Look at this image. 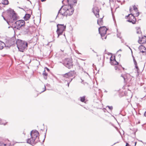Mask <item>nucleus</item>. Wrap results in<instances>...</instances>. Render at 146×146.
I'll list each match as a JSON object with an SVG mask.
<instances>
[{
    "label": "nucleus",
    "mask_w": 146,
    "mask_h": 146,
    "mask_svg": "<svg viewBox=\"0 0 146 146\" xmlns=\"http://www.w3.org/2000/svg\"><path fill=\"white\" fill-rule=\"evenodd\" d=\"M8 14V21L7 23L9 25L11 23H13L14 22L16 21L19 19L18 17L13 10L10 9L7 10Z\"/></svg>",
    "instance_id": "nucleus-1"
},
{
    "label": "nucleus",
    "mask_w": 146,
    "mask_h": 146,
    "mask_svg": "<svg viewBox=\"0 0 146 146\" xmlns=\"http://www.w3.org/2000/svg\"><path fill=\"white\" fill-rule=\"evenodd\" d=\"M30 134L31 137L27 139V143L31 145L35 144L38 142L39 139V138L37 140L36 139L39 135L38 132L36 130H33L31 131Z\"/></svg>",
    "instance_id": "nucleus-2"
},
{
    "label": "nucleus",
    "mask_w": 146,
    "mask_h": 146,
    "mask_svg": "<svg viewBox=\"0 0 146 146\" xmlns=\"http://www.w3.org/2000/svg\"><path fill=\"white\" fill-rule=\"evenodd\" d=\"M16 44L19 50L22 52H23L28 46V44L27 42L20 39H18L16 41Z\"/></svg>",
    "instance_id": "nucleus-3"
},
{
    "label": "nucleus",
    "mask_w": 146,
    "mask_h": 146,
    "mask_svg": "<svg viewBox=\"0 0 146 146\" xmlns=\"http://www.w3.org/2000/svg\"><path fill=\"white\" fill-rule=\"evenodd\" d=\"M25 22L23 20L17 21L15 23L12 24V27L20 30L22 27L25 25Z\"/></svg>",
    "instance_id": "nucleus-4"
},
{
    "label": "nucleus",
    "mask_w": 146,
    "mask_h": 146,
    "mask_svg": "<svg viewBox=\"0 0 146 146\" xmlns=\"http://www.w3.org/2000/svg\"><path fill=\"white\" fill-rule=\"evenodd\" d=\"M57 29L56 32L58 34V37L62 34L66 28V26L63 24H58L57 25Z\"/></svg>",
    "instance_id": "nucleus-5"
},
{
    "label": "nucleus",
    "mask_w": 146,
    "mask_h": 146,
    "mask_svg": "<svg viewBox=\"0 0 146 146\" xmlns=\"http://www.w3.org/2000/svg\"><path fill=\"white\" fill-rule=\"evenodd\" d=\"M65 10H66V17L68 15L70 16L72 15L74 11V9L72 7L71 5H65Z\"/></svg>",
    "instance_id": "nucleus-6"
},
{
    "label": "nucleus",
    "mask_w": 146,
    "mask_h": 146,
    "mask_svg": "<svg viewBox=\"0 0 146 146\" xmlns=\"http://www.w3.org/2000/svg\"><path fill=\"white\" fill-rule=\"evenodd\" d=\"M65 6H62L59 10L56 18L59 17L63 19L64 16L66 17V10H65Z\"/></svg>",
    "instance_id": "nucleus-7"
},
{
    "label": "nucleus",
    "mask_w": 146,
    "mask_h": 146,
    "mask_svg": "<svg viewBox=\"0 0 146 146\" xmlns=\"http://www.w3.org/2000/svg\"><path fill=\"white\" fill-rule=\"evenodd\" d=\"M72 61L70 58H66L64 61V64L66 67L70 69L72 67Z\"/></svg>",
    "instance_id": "nucleus-8"
},
{
    "label": "nucleus",
    "mask_w": 146,
    "mask_h": 146,
    "mask_svg": "<svg viewBox=\"0 0 146 146\" xmlns=\"http://www.w3.org/2000/svg\"><path fill=\"white\" fill-rule=\"evenodd\" d=\"M15 43H16V41L15 37H13L7 40L5 45L8 47H9L14 44Z\"/></svg>",
    "instance_id": "nucleus-9"
},
{
    "label": "nucleus",
    "mask_w": 146,
    "mask_h": 146,
    "mask_svg": "<svg viewBox=\"0 0 146 146\" xmlns=\"http://www.w3.org/2000/svg\"><path fill=\"white\" fill-rule=\"evenodd\" d=\"M107 30V29L105 26L100 27L99 28V33L101 35L102 37L104 36L106 34Z\"/></svg>",
    "instance_id": "nucleus-10"
},
{
    "label": "nucleus",
    "mask_w": 146,
    "mask_h": 146,
    "mask_svg": "<svg viewBox=\"0 0 146 146\" xmlns=\"http://www.w3.org/2000/svg\"><path fill=\"white\" fill-rule=\"evenodd\" d=\"M128 19L127 21L130 23H131L133 24H134L136 22V19L135 16L132 14H129L127 16H126Z\"/></svg>",
    "instance_id": "nucleus-11"
},
{
    "label": "nucleus",
    "mask_w": 146,
    "mask_h": 146,
    "mask_svg": "<svg viewBox=\"0 0 146 146\" xmlns=\"http://www.w3.org/2000/svg\"><path fill=\"white\" fill-rule=\"evenodd\" d=\"M92 11L97 18L99 17V10L98 7L96 6H94L92 9Z\"/></svg>",
    "instance_id": "nucleus-12"
},
{
    "label": "nucleus",
    "mask_w": 146,
    "mask_h": 146,
    "mask_svg": "<svg viewBox=\"0 0 146 146\" xmlns=\"http://www.w3.org/2000/svg\"><path fill=\"white\" fill-rule=\"evenodd\" d=\"M139 40L138 42L140 44H143L146 43V36H142L141 38L139 36Z\"/></svg>",
    "instance_id": "nucleus-13"
},
{
    "label": "nucleus",
    "mask_w": 146,
    "mask_h": 146,
    "mask_svg": "<svg viewBox=\"0 0 146 146\" xmlns=\"http://www.w3.org/2000/svg\"><path fill=\"white\" fill-rule=\"evenodd\" d=\"M139 48L141 52L142 53H145V54L146 55V48L144 46L141 45L139 46Z\"/></svg>",
    "instance_id": "nucleus-14"
},
{
    "label": "nucleus",
    "mask_w": 146,
    "mask_h": 146,
    "mask_svg": "<svg viewBox=\"0 0 146 146\" xmlns=\"http://www.w3.org/2000/svg\"><path fill=\"white\" fill-rule=\"evenodd\" d=\"M110 60L111 61V65H116L118 64V63L116 61L115 58L112 60L111 58H110Z\"/></svg>",
    "instance_id": "nucleus-15"
},
{
    "label": "nucleus",
    "mask_w": 146,
    "mask_h": 146,
    "mask_svg": "<svg viewBox=\"0 0 146 146\" xmlns=\"http://www.w3.org/2000/svg\"><path fill=\"white\" fill-rule=\"evenodd\" d=\"M97 23L100 26L102 25L103 24V20L102 18H100L97 20Z\"/></svg>",
    "instance_id": "nucleus-16"
},
{
    "label": "nucleus",
    "mask_w": 146,
    "mask_h": 146,
    "mask_svg": "<svg viewBox=\"0 0 146 146\" xmlns=\"http://www.w3.org/2000/svg\"><path fill=\"white\" fill-rule=\"evenodd\" d=\"M5 46H6L5 44L3 42L0 41V50L3 49Z\"/></svg>",
    "instance_id": "nucleus-17"
},
{
    "label": "nucleus",
    "mask_w": 146,
    "mask_h": 146,
    "mask_svg": "<svg viewBox=\"0 0 146 146\" xmlns=\"http://www.w3.org/2000/svg\"><path fill=\"white\" fill-rule=\"evenodd\" d=\"M31 15L29 14H26L24 17V19L25 20H28L30 18Z\"/></svg>",
    "instance_id": "nucleus-18"
},
{
    "label": "nucleus",
    "mask_w": 146,
    "mask_h": 146,
    "mask_svg": "<svg viewBox=\"0 0 146 146\" xmlns=\"http://www.w3.org/2000/svg\"><path fill=\"white\" fill-rule=\"evenodd\" d=\"M69 76L70 78L73 77L74 74L75 73L74 71H70L68 73Z\"/></svg>",
    "instance_id": "nucleus-19"
},
{
    "label": "nucleus",
    "mask_w": 146,
    "mask_h": 146,
    "mask_svg": "<svg viewBox=\"0 0 146 146\" xmlns=\"http://www.w3.org/2000/svg\"><path fill=\"white\" fill-rule=\"evenodd\" d=\"M77 0H70L69 3H68L69 4V5H71L72 4L73 5V3H77Z\"/></svg>",
    "instance_id": "nucleus-20"
},
{
    "label": "nucleus",
    "mask_w": 146,
    "mask_h": 146,
    "mask_svg": "<svg viewBox=\"0 0 146 146\" xmlns=\"http://www.w3.org/2000/svg\"><path fill=\"white\" fill-rule=\"evenodd\" d=\"M42 75L44 76V78L46 80L47 78V74L45 70L43 72Z\"/></svg>",
    "instance_id": "nucleus-21"
},
{
    "label": "nucleus",
    "mask_w": 146,
    "mask_h": 146,
    "mask_svg": "<svg viewBox=\"0 0 146 146\" xmlns=\"http://www.w3.org/2000/svg\"><path fill=\"white\" fill-rule=\"evenodd\" d=\"M1 3L3 5H7L9 3V1L8 0H3Z\"/></svg>",
    "instance_id": "nucleus-22"
},
{
    "label": "nucleus",
    "mask_w": 146,
    "mask_h": 146,
    "mask_svg": "<svg viewBox=\"0 0 146 146\" xmlns=\"http://www.w3.org/2000/svg\"><path fill=\"white\" fill-rule=\"evenodd\" d=\"M85 96H84L83 97H80V101L82 102H84L85 100Z\"/></svg>",
    "instance_id": "nucleus-23"
},
{
    "label": "nucleus",
    "mask_w": 146,
    "mask_h": 146,
    "mask_svg": "<svg viewBox=\"0 0 146 146\" xmlns=\"http://www.w3.org/2000/svg\"><path fill=\"white\" fill-rule=\"evenodd\" d=\"M64 77L66 78H70V77L69 76V75L67 73H66L65 74H63L62 75Z\"/></svg>",
    "instance_id": "nucleus-24"
},
{
    "label": "nucleus",
    "mask_w": 146,
    "mask_h": 146,
    "mask_svg": "<svg viewBox=\"0 0 146 146\" xmlns=\"http://www.w3.org/2000/svg\"><path fill=\"white\" fill-rule=\"evenodd\" d=\"M7 122L6 123H4L3 122V121H2V120H1V118H0V124L3 125H5L7 124Z\"/></svg>",
    "instance_id": "nucleus-25"
},
{
    "label": "nucleus",
    "mask_w": 146,
    "mask_h": 146,
    "mask_svg": "<svg viewBox=\"0 0 146 146\" xmlns=\"http://www.w3.org/2000/svg\"><path fill=\"white\" fill-rule=\"evenodd\" d=\"M133 10H134L136 12L137 11V8L135 5H134L133 6Z\"/></svg>",
    "instance_id": "nucleus-26"
},
{
    "label": "nucleus",
    "mask_w": 146,
    "mask_h": 146,
    "mask_svg": "<svg viewBox=\"0 0 146 146\" xmlns=\"http://www.w3.org/2000/svg\"><path fill=\"white\" fill-rule=\"evenodd\" d=\"M106 108H108L109 110L111 111H112L113 109V107L112 106H106Z\"/></svg>",
    "instance_id": "nucleus-27"
},
{
    "label": "nucleus",
    "mask_w": 146,
    "mask_h": 146,
    "mask_svg": "<svg viewBox=\"0 0 146 146\" xmlns=\"http://www.w3.org/2000/svg\"><path fill=\"white\" fill-rule=\"evenodd\" d=\"M136 32L137 34H139L141 33V32L140 31V29L139 28L137 29V31Z\"/></svg>",
    "instance_id": "nucleus-28"
},
{
    "label": "nucleus",
    "mask_w": 146,
    "mask_h": 146,
    "mask_svg": "<svg viewBox=\"0 0 146 146\" xmlns=\"http://www.w3.org/2000/svg\"><path fill=\"white\" fill-rule=\"evenodd\" d=\"M133 60L134 64L135 65H136L137 64V62L135 60V59L134 57V56H133Z\"/></svg>",
    "instance_id": "nucleus-29"
},
{
    "label": "nucleus",
    "mask_w": 146,
    "mask_h": 146,
    "mask_svg": "<svg viewBox=\"0 0 146 146\" xmlns=\"http://www.w3.org/2000/svg\"><path fill=\"white\" fill-rule=\"evenodd\" d=\"M121 76L124 79V80L125 81H126V78H125V77L126 76L125 75H123L122 74L121 75Z\"/></svg>",
    "instance_id": "nucleus-30"
},
{
    "label": "nucleus",
    "mask_w": 146,
    "mask_h": 146,
    "mask_svg": "<svg viewBox=\"0 0 146 146\" xmlns=\"http://www.w3.org/2000/svg\"><path fill=\"white\" fill-rule=\"evenodd\" d=\"M7 145L5 144H4L2 142H0V146H6Z\"/></svg>",
    "instance_id": "nucleus-31"
},
{
    "label": "nucleus",
    "mask_w": 146,
    "mask_h": 146,
    "mask_svg": "<svg viewBox=\"0 0 146 146\" xmlns=\"http://www.w3.org/2000/svg\"><path fill=\"white\" fill-rule=\"evenodd\" d=\"M120 33H119V32L117 33V37H118L119 38H121V37L120 36Z\"/></svg>",
    "instance_id": "nucleus-32"
},
{
    "label": "nucleus",
    "mask_w": 146,
    "mask_h": 146,
    "mask_svg": "<svg viewBox=\"0 0 146 146\" xmlns=\"http://www.w3.org/2000/svg\"><path fill=\"white\" fill-rule=\"evenodd\" d=\"M135 68L136 69L137 71H138V70H139V68L138 66H137V64L136 65H135Z\"/></svg>",
    "instance_id": "nucleus-33"
},
{
    "label": "nucleus",
    "mask_w": 146,
    "mask_h": 146,
    "mask_svg": "<svg viewBox=\"0 0 146 146\" xmlns=\"http://www.w3.org/2000/svg\"><path fill=\"white\" fill-rule=\"evenodd\" d=\"M72 78H70V80L69 81V82H68L67 85H68V87H69V85L70 82L72 81Z\"/></svg>",
    "instance_id": "nucleus-34"
},
{
    "label": "nucleus",
    "mask_w": 146,
    "mask_h": 146,
    "mask_svg": "<svg viewBox=\"0 0 146 146\" xmlns=\"http://www.w3.org/2000/svg\"><path fill=\"white\" fill-rule=\"evenodd\" d=\"M139 12H137L136 13V14L135 15V16L138 17L139 15Z\"/></svg>",
    "instance_id": "nucleus-35"
},
{
    "label": "nucleus",
    "mask_w": 146,
    "mask_h": 146,
    "mask_svg": "<svg viewBox=\"0 0 146 146\" xmlns=\"http://www.w3.org/2000/svg\"><path fill=\"white\" fill-rule=\"evenodd\" d=\"M132 11V8L131 7H130L129 8V11L130 12H131Z\"/></svg>",
    "instance_id": "nucleus-36"
},
{
    "label": "nucleus",
    "mask_w": 146,
    "mask_h": 146,
    "mask_svg": "<svg viewBox=\"0 0 146 146\" xmlns=\"http://www.w3.org/2000/svg\"><path fill=\"white\" fill-rule=\"evenodd\" d=\"M45 69H46V70L48 71H49V69L47 68V67H45Z\"/></svg>",
    "instance_id": "nucleus-37"
},
{
    "label": "nucleus",
    "mask_w": 146,
    "mask_h": 146,
    "mask_svg": "<svg viewBox=\"0 0 146 146\" xmlns=\"http://www.w3.org/2000/svg\"><path fill=\"white\" fill-rule=\"evenodd\" d=\"M130 145L128 143H126V146H130Z\"/></svg>",
    "instance_id": "nucleus-38"
},
{
    "label": "nucleus",
    "mask_w": 146,
    "mask_h": 146,
    "mask_svg": "<svg viewBox=\"0 0 146 146\" xmlns=\"http://www.w3.org/2000/svg\"><path fill=\"white\" fill-rule=\"evenodd\" d=\"M46 90V86H45L44 85V90L42 92H44V91H45Z\"/></svg>",
    "instance_id": "nucleus-39"
},
{
    "label": "nucleus",
    "mask_w": 146,
    "mask_h": 146,
    "mask_svg": "<svg viewBox=\"0 0 146 146\" xmlns=\"http://www.w3.org/2000/svg\"><path fill=\"white\" fill-rule=\"evenodd\" d=\"M115 68L116 70H117L118 69V68L117 67V66H115Z\"/></svg>",
    "instance_id": "nucleus-40"
},
{
    "label": "nucleus",
    "mask_w": 146,
    "mask_h": 146,
    "mask_svg": "<svg viewBox=\"0 0 146 146\" xmlns=\"http://www.w3.org/2000/svg\"><path fill=\"white\" fill-rule=\"evenodd\" d=\"M3 16V18L4 19V20H5V21H7H7H8V20H6V19H5V18L3 17V16Z\"/></svg>",
    "instance_id": "nucleus-41"
},
{
    "label": "nucleus",
    "mask_w": 146,
    "mask_h": 146,
    "mask_svg": "<svg viewBox=\"0 0 146 146\" xmlns=\"http://www.w3.org/2000/svg\"><path fill=\"white\" fill-rule=\"evenodd\" d=\"M144 115L146 117V111L144 113Z\"/></svg>",
    "instance_id": "nucleus-42"
},
{
    "label": "nucleus",
    "mask_w": 146,
    "mask_h": 146,
    "mask_svg": "<svg viewBox=\"0 0 146 146\" xmlns=\"http://www.w3.org/2000/svg\"><path fill=\"white\" fill-rule=\"evenodd\" d=\"M133 143L135 144V146L136 145L137 142H133Z\"/></svg>",
    "instance_id": "nucleus-43"
},
{
    "label": "nucleus",
    "mask_w": 146,
    "mask_h": 146,
    "mask_svg": "<svg viewBox=\"0 0 146 146\" xmlns=\"http://www.w3.org/2000/svg\"><path fill=\"white\" fill-rule=\"evenodd\" d=\"M67 1L68 3H69V2L70 1V0H67Z\"/></svg>",
    "instance_id": "nucleus-44"
},
{
    "label": "nucleus",
    "mask_w": 146,
    "mask_h": 146,
    "mask_svg": "<svg viewBox=\"0 0 146 146\" xmlns=\"http://www.w3.org/2000/svg\"><path fill=\"white\" fill-rule=\"evenodd\" d=\"M119 51H121V49H119V50L117 51V53Z\"/></svg>",
    "instance_id": "nucleus-45"
},
{
    "label": "nucleus",
    "mask_w": 146,
    "mask_h": 146,
    "mask_svg": "<svg viewBox=\"0 0 146 146\" xmlns=\"http://www.w3.org/2000/svg\"><path fill=\"white\" fill-rule=\"evenodd\" d=\"M28 27H27V32H28L29 31V30L28 29Z\"/></svg>",
    "instance_id": "nucleus-46"
},
{
    "label": "nucleus",
    "mask_w": 146,
    "mask_h": 146,
    "mask_svg": "<svg viewBox=\"0 0 146 146\" xmlns=\"http://www.w3.org/2000/svg\"><path fill=\"white\" fill-rule=\"evenodd\" d=\"M118 56L120 58L121 56V55L120 54H119Z\"/></svg>",
    "instance_id": "nucleus-47"
},
{
    "label": "nucleus",
    "mask_w": 146,
    "mask_h": 146,
    "mask_svg": "<svg viewBox=\"0 0 146 146\" xmlns=\"http://www.w3.org/2000/svg\"><path fill=\"white\" fill-rule=\"evenodd\" d=\"M50 86V85L48 84H46V86Z\"/></svg>",
    "instance_id": "nucleus-48"
},
{
    "label": "nucleus",
    "mask_w": 146,
    "mask_h": 146,
    "mask_svg": "<svg viewBox=\"0 0 146 146\" xmlns=\"http://www.w3.org/2000/svg\"><path fill=\"white\" fill-rule=\"evenodd\" d=\"M42 2L44 1H46V0H41Z\"/></svg>",
    "instance_id": "nucleus-49"
},
{
    "label": "nucleus",
    "mask_w": 146,
    "mask_h": 146,
    "mask_svg": "<svg viewBox=\"0 0 146 146\" xmlns=\"http://www.w3.org/2000/svg\"><path fill=\"white\" fill-rule=\"evenodd\" d=\"M104 92H107L106 90H105Z\"/></svg>",
    "instance_id": "nucleus-50"
},
{
    "label": "nucleus",
    "mask_w": 146,
    "mask_h": 146,
    "mask_svg": "<svg viewBox=\"0 0 146 146\" xmlns=\"http://www.w3.org/2000/svg\"><path fill=\"white\" fill-rule=\"evenodd\" d=\"M106 36L105 37V39H106Z\"/></svg>",
    "instance_id": "nucleus-51"
},
{
    "label": "nucleus",
    "mask_w": 146,
    "mask_h": 146,
    "mask_svg": "<svg viewBox=\"0 0 146 146\" xmlns=\"http://www.w3.org/2000/svg\"><path fill=\"white\" fill-rule=\"evenodd\" d=\"M46 134H45V136H45V137H46Z\"/></svg>",
    "instance_id": "nucleus-52"
},
{
    "label": "nucleus",
    "mask_w": 146,
    "mask_h": 146,
    "mask_svg": "<svg viewBox=\"0 0 146 146\" xmlns=\"http://www.w3.org/2000/svg\"><path fill=\"white\" fill-rule=\"evenodd\" d=\"M116 143H114L113 144V145H115V144H116Z\"/></svg>",
    "instance_id": "nucleus-53"
},
{
    "label": "nucleus",
    "mask_w": 146,
    "mask_h": 146,
    "mask_svg": "<svg viewBox=\"0 0 146 146\" xmlns=\"http://www.w3.org/2000/svg\"><path fill=\"white\" fill-rule=\"evenodd\" d=\"M88 75V74L87 73H86Z\"/></svg>",
    "instance_id": "nucleus-54"
},
{
    "label": "nucleus",
    "mask_w": 146,
    "mask_h": 146,
    "mask_svg": "<svg viewBox=\"0 0 146 146\" xmlns=\"http://www.w3.org/2000/svg\"><path fill=\"white\" fill-rule=\"evenodd\" d=\"M27 0L28 1H29V0Z\"/></svg>",
    "instance_id": "nucleus-55"
}]
</instances>
